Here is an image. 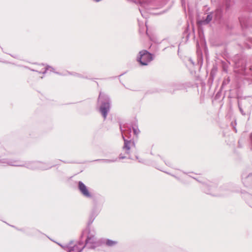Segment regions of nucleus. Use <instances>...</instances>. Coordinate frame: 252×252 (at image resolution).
<instances>
[{"label":"nucleus","mask_w":252,"mask_h":252,"mask_svg":"<svg viewBox=\"0 0 252 252\" xmlns=\"http://www.w3.org/2000/svg\"><path fill=\"white\" fill-rule=\"evenodd\" d=\"M139 57H137V61L142 65H147L152 59V55L147 50H142L139 52Z\"/></svg>","instance_id":"obj_1"},{"label":"nucleus","mask_w":252,"mask_h":252,"mask_svg":"<svg viewBox=\"0 0 252 252\" xmlns=\"http://www.w3.org/2000/svg\"><path fill=\"white\" fill-rule=\"evenodd\" d=\"M78 187L79 190L84 196L87 197H91V195L89 190H88L86 186L82 182H79Z\"/></svg>","instance_id":"obj_2"},{"label":"nucleus","mask_w":252,"mask_h":252,"mask_svg":"<svg viewBox=\"0 0 252 252\" xmlns=\"http://www.w3.org/2000/svg\"><path fill=\"white\" fill-rule=\"evenodd\" d=\"M109 103L108 102H104L103 103L100 108V111L104 119L106 118L107 112L109 109Z\"/></svg>","instance_id":"obj_3"},{"label":"nucleus","mask_w":252,"mask_h":252,"mask_svg":"<svg viewBox=\"0 0 252 252\" xmlns=\"http://www.w3.org/2000/svg\"><path fill=\"white\" fill-rule=\"evenodd\" d=\"M212 16L211 15H208L207 16L206 19L204 21H199V24L200 25H205L208 24L212 20Z\"/></svg>","instance_id":"obj_4"},{"label":"nucleus","mask_w":252,"mask_h":252,"mask_svg":"<svg viewBox=\"0 0 252 252\" xmlns=\"http://www.w3.org/2000/svg\"><path fill=\"white\" fill-rule=\"evenodd\" d=\"M130 143L129 142H125V146H124V149L125 150V152L127 154H129V150H130Z\"/></svg>","instance_id":"obj_5"},{"label":"nucleus","mask_w":252,"mask_h":252,"mask_svg":"<svg viewBox=\"0 0 252 252\" xmlns=\"http://www.w3.org/2000/svg\"><path fill=\"white\" fill-rule=\"evenodd\" d=\"M116 244L117 242L110 240H108L106 242V244L109 246H112Z\"/></svg>","instance_id":"obj_6"},{"label":"nucleus","mask_w":252,"mask_h":252,"mask_svg":"<svg viewBox=\"0 0 252 252\" xmlns=\"http://www.w3.org/2000/svg\"><path fill=\"white\" fill-rule=\"evenodd\" d=\"M94 240V236H92L91 237H88L86 240V242L87 243H93V241Z\"/></svg>","instance_id":"obj_7"},{"label":"nucleus","mask_w":252,"mask_h":252,"mask_svg":"<svg viewBox=\"0 0 252 252\" xmlns=\"http://www.w3.org/2000/svg\"><path fill=\"white\" fill-rule=\"evenodd\" d=\"M95 2L100 1V0H94Z\"/></svg>","instance_id":"obj_8"},{"label":"nucleus","mask_w":252,"mask_h":252,"mask_svg":"<svg viewBox=\"0 0 252 252\" xmlns=\"http://www.w3.org/2000/svg\"><path fill=\"white\" fill-rule=\"evenodd\" d=\"M120 158H124V157H120Z\"/></svg>","instance_id":"obj_9"}]
</instances>
